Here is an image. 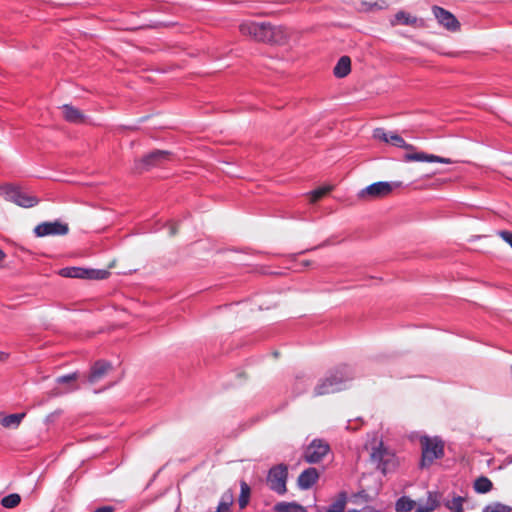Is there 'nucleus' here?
<instances>
[{
	"mask_svg": "<svg viewBox=\"0 0 512 512\" xmlns=\"http://www.w3.org/2000/svg\"><path fill=\"white\" fill-rule=\"evenodd\" d=\"M373 137L385 143L399 148H403L409 153L403 157L405 162H437L442 164H451L452 160L449 158L437 156L434 154H427L425 152H416L415 146L407 143L400 135L396 133H387L383 128H376L373 131Z\"/></svg>",
	"mask_w": 512,
	"mask_h": 512,
	"instance_id": "1",
	"label": "nucleus"
},
{
	"mask_svg": "<svg viewBox=\"0 0 512 512\" xmlns=\"http://www.w3.org/2000/svg\"><path fill=\"white\" fill-rule=\"evenodd\" d=\"M353 378L354 372L350 366H339L318 381L313 389V396H324L344 390Z\"/></svg>",
	"mask_w": 512,
	"mask_h": 512,
	"instance_id": "2",
	"label": "nucleus"
},
{
	"mask_svg": "<svg viewBox=\"0 0 512 512\" xmlns=\"http://www.w3.org/2000/svg\"><path fill=\"white\" fill-rule=\"evenodd\" d=\"M422 457L421 467H429L434 460L442 458L444 455V443L438 438L423 437L421 439Z\"/></svg>",
	"mask_w": 512,
	"mask_h": 512,
	"instance_id": "3",
	"label": "nucleus"
},
{
	"mask_svg": "<svg viewBox=\"0 0 512 512\" xmlns=\"http://www.w3.org/2000/svg\"><path fill=\"white\" fill-rule=\"evenodd\" d=\"M0 194L5 197V199L24 208L33 207L39 202L37 197L29 195L21 188L10 184L0 186Z\"/></svg>",
	"mask_w": 512,
	"mask_h": 512,
	"instance_id": "4",
	"label": "nucleus"
},
{
	"mask_svg": "<svg viewBox=\"0 0 512 512\" xmlns=\"http://www.w3.org/2000/svg\"><path fill=\"white\" fill-rule=\"evenodd\" d=\"M288 477L287 466L284 464H280L272 467L267 476V483L271 490L276 492L279 495H283L286 493V481Z\"/></svg>",
	"mask_w": 512,
	"mask_h": 512,
	"instance_id": "5",
	"label": "nucleus"
},
{
	"mask_svg": "<svg viewBox=\"0 0 512 512\" xmlns=\"http://www.w3.org/2000/svg\"><path fill=\"white\" fill-rule=\"evenodd\" d=\"M68 232V225L59 220L52 222H42L34 228V233L37 237L63 236Z\"/></svg>",
	"mask_w": 512,
	"mask_h": 512,
	"instance_id": "6",
	"label": "nucleus"
},
{
	"mask_svg": "<svg viewBox=\"0 0 512 512\" xmlns=\"http://www.w3.org/2000/svg\"><path fill=\"white\" fill-rule=\"evenodd\" d=\"M401 182H386V181H379L375 182L369 186H367L365 189L361 190L359 193V196L361 198H364L365 196H369L372 198L375 197H383L388 195L392 192L394 188L401 187Z\"/></svg>",
	"mask_w": 512,
	"mask_h": 512,
	"instance_id": "7",
	"label": "nucleus"
},
{
	"mask_svg": "<svg viewBox=\"0 0 512 512\" xmlns=\"http://www.w3.org/2000/svg\"><path fill=\"white\" fill-rule=\"evenodd\" d=\"M432 13L437 22L445 29L451 32H456L460 29V23L457 18L448 10L439 6L432 7Z\"/></svg>",
	"mask_w": 512,
	"mask_h": 512,
	"instance_id": "8",
	"label": "nucleus"
},
{
	"mask_svg": "<svg viewBox=\"0 0 512 512\" xmlns=\"http://www.w3.org/2000/svg\"><path fill=\"white\" fill-rule=\"evenodd\" d=\"M267 25L268 23L261 22H243L239 29L243 35L250 36L252 39L260 42H265L267 37Z\"/></svg>",
	"mask_w": 512,
	"mask_h": 512,
	"instance_id": "9",
	"label": "nucleus"
},
{
	"mask_svg": "<svg viewBox=\"0 0 512 512\" xmlns=\"http://www.w3.org/2000/svg\"><path fill=\"white\" fill-rule=\"evenodd\" d=\"M329 445L322 440H314L306 448L304 459L308 463H318L329 452Z\"/></svg>",
	"mask_w": 512,
	"mask_h": 512,
	"instance_id": "10",
	"label": "nucleus"
},
{
	"mask_svg": "<svg viewBox=\"0 0 512 512\" xmlns=\"http://www.w3.org/2000/svg\"><path fill=\"white\" fill-rule=\"evenodd\" d=\"M171 159V153L166 150H155L150 152L149 154L145 155L139 165L141 167L137 166V169L144 168L148 169L149 167L160 165L166 161H169Z\"/></svg>",
	"mask_w": 512,
	"mask_h": 512,
	"instance_id": "11",
	"label": "nucleus"
},
{
	"mask_svg": "<svg viewBox=\"0 0 512 512\" xmlns=\"http://www.w3.org/2000/svg\"><path fill=\"white\" fill-rule=\"evenodd\" d=\"M266 36L268 37L265 42L281 45L288 40L289 31L284 26H272L268 23Z\"/></svg>",
	"mask_w": 512,
	"mask_h": 512,
	"instance_id": "12",
	"label": "nucleus"
},
{
	"mask_svg": "<svg viewBox=\"0 0 512 512\" xmlns=\"http://www.w3.org/2000/svg\"><path fill=\"white\" fill-rule=\"evenodd\" d=\"M392 25L402 24L412 27H423L424 21L416 16L411 15L405 11H399L395 14L394 20L391 21Z\"/></svg>",
	"mask_w": 512,
	"mask_h": 512,
	"instance_id": "13",
	"label": "nucleus"
},
{
	"mask_svg": "<svg viewBox=\"0 0 512 512\" xmlns=\"http://www.w3.org/2000/svg\"><path fill=\"white\" fill-rule=\"evenodd\" d=\"M112 369L111 363L107 361H97L91 368L88 381L90 383L98 382L104 375H106Z\"/></svg>",
	"mask_w": 512,
	"mask_h": 512,
	"instance_id": "14",
	"label": "nucleus"
},
{
	"mask_svg": "<svg viewBox=\"0 0 512 512\" xmlns=\"http://www.w3.org/2000/svg\"><path fill=\"white\" fill-rule=\"evenodd\" d=\"M318 477L319 475L315 468H307L299 475L298 486L303 490H307L316 483Z\"/></svg>",
	"mask_w": 512,
	"mask_h": 512,
	"instance_id": "15",
	"label": "nucleus"
},
{
	"mask_svg": "<svg viewBox=\"0 0 512 512\" xmlns=\"http://www.w3.org/2000/svg\"><path fill=\"white\" fill-rule=\"evenodd\" d=\"M64 118L71 123H82L85 120V116L81 111L71 105H64L62 107Z\"/></svg>",
	"mask_w": 512,
	"mask_h": 512,
	"instance_id": "16",
	"label": "nucleus"
},
{
	"mask_svg": "<svg viewBox=\"0 0 512 512\" xmlns=\"http://www.w3.org/2000/svg\"><path fill=\"white\" fill-rule=\"evenodd\" d=\"M439 499L437 493L428 492L425 502H420L417 505L416 512H432L437 508Z\"/></svg>",
	"mask_w": 512,
	"mask_h": 512,
	"instance_id": "17",
	"label": "nucleus"
},
{
	"mask_svg": "<svg viewBox=\"0 0 512 512\" xmlns=\"http://www.w3.org/2000/svg\"><path fill=\"white\" fill-rule=\"evenodd\" d=\"M351 71V60L348 56H342L334 67V75L338 78L346 77Z\"/></svg>",
	"mask_w": 512,
	"mask_h": 512,
	"instance_id": "18",
	"label": "nucleus"
},
{
	"mask_svg": "<svg viewBox=\"0 0 512 512\" xmlns=\"http://www.w3.org/2000/svg\"><path fill=\"white\" fill-rule=\"evenodd\" d=\"M60 273L64 277L86 279L88 269L81 267H66L63 268Z\"/></svg>",
	"mask_w": 512,
	"mask_h": 512,
	"instance_id": "19",
	"label": "nucleus"
},
{
	"mask_svg": "<svg viewBox=\"0 0 512 512\" xmlns=\"http://www.w3.org/2000/svg\"><path fill=\"white\" fill-rule=\"evenodd\" d=\"M24 413H15L3 417L0 421L1 425L6 428L18 427L24 418Z\"/></svg>",
	"mask_w": 512,
	"mask_h": 512,
	"instance_id": "20",
	"label": "nucleus"
},
{
	"mask_svg": "<svg viewBox=\"0 0 512 512\" xmlns=\"http://www.w3.org/2000/svg\"><path fill=\"white\" fill-rule=\"evenodd\" d=\"M493 484L490 479L481 476L474 481V490L477 493L485 494L491 491Z\"/></svg>",
	"mask_w": 512,
	"mask_h": 512,
	"instance_id": "21",
	"label": "nucleus"
},
{
	"mask_svg": "<svg viewBox=\"0 0 512 512\" xmlns=\"http://www.w3.org/2000/svg\"><path fill=\"white\" fill-rule=\"evenodd\" d=\"M277 512H306L305 508L295 502H280L275 505Z\"/></svg>",
	"mask_w": 512,
	"mask_h": 512,
	"instance_id": "22",
	"label": "nucleus"
},
{
	"mask_svg": "<svg viewBox=\"0 0 512 512\" xmlns=\"http://www.w3.org/2000/svg\"><path fill=\"white\" fill-rule=\"evenodd\" d=\"M415 502L407 496L400 497L395 503V510L397 512H410L415 507Z\"/></svg>",
	"mask_w": 512,
	"mask_h": 512,
	"instance_id": "23",
	"label": "nucleus"
},
{
	"mask_svg": "<svg viewBox=\"0 0 512 512\" xmlns=\"http://www.w3.org/2000/svg\"><path fill=\"white\" fill-rule=\"evenodd\" d=\"M21 502V497L17 493L9 494L1 499V505L5 508H15Z\"/></svg>",
	"mask_w": 512,
	"mask_h": 512,
	"instance_id": "24",
	"label": "nucleus"
},
{
	"mask_svg": "<svg viewBox=\"0 0 512 512\" xmlns=\"http://www.w3.org/2000/svg\"><path fill=\"white\" fill-rule=\"evenodd\" d=\"M464 498L461 496L453 497L445 503V506L452 512H463Z\"/></svg>",
	"mask_w": 512,
	"mask_h": 512,
	"instance_id": "25",
	"label": "nucleus"
},
{
	"mask_svg": "<svg viewBox=\"0 0 512 512\" xmlns=\"http://www.w3.org/2000/svg\"><path fill=\"white\" fill-rule=\"evenodd\" d=\"M346 505V495L340 494V497L334 501L326 512H344Z\"/></svg>",
	"mask_w": 512,
	"mask_h": 512,
	"instance_id": "26",
	"label": "nucleus"
},
{
	"mask_svg": "<svg viewBox=\"0 0 512 512\" xmlns=\"http://www.w3.org/2000/svg\"><path fill=\"white\" fill-rule=\"evenodd\" d=\"M482 512H512V507L495 502L485 506Z\"/></svg>",
	"mask_w": 512,
	"mask_h": 512,
	"instance_id": "27",
	"label": "nucleus"
},
{
	"mask_svg": "<svg viewBox=\"0 0 512 512\" xmlns=\"http://www.w3.org/2000/svg\"><path fill=\"white\" fill-rule=\"evenodd\" d=\"M109 275V271L104 269H88V275L86 276V279L102 280L106 279Z\"/></svg>",
	"mask_w": 512,
	"mask_h": 512,
	"instance_id": "28",
	"label": "nucleus"
},
{
	"mask_svg": "<svg viewBox=\"0 0 512 512\" xmlns=\"http://www.w3.org/2000/svg\"><path fill=\"white\" fill-rule=\"evenodd\" d=\"M249 495H250V488H249V486L247 485L246 482H242L241 483V493H240V496H239V506H240V508H244L247 505L248 500H249Z\"/></svg>",
	"mask_w": 512,
	"mask_h": 512,
	"instance_id": "29",
	"label": "nucleus"
},
{
	"mask_svg": "<svg viewBox=\"0 0 512 512\" xmlns=\"http://www.w3.org/2000/svg\"><path fill=\"white\" fill-rule=\"evenodd\" d=\"M331 190L330 187H321L310 192V201L316 202Z\"/></svg>",
	"mask_w": 512,
	"mask_h": 512,
	"instance_id": "30",
	"label": "nucleus"
},
{
	"mask_svg": "<svg viewBox=\"0 0 512 512\" xmlns=\"http://www.w3.org/2000/svg\"><path fill=\"white\" fill-rule=\"evenodd\" d=\"M77 378H78V374L76 372H73V373L58 377L56 379V382L59 384L69 383V382L75 381Z\"/></svg>",
	"mask_w": 512,
	"mask_h": 512,
	"instance_id": "31",
	"label": "nucleus"
},
{
	"mask_svg": "<svg viewBox=\"0 0 512 512\" xmlns=\"http://www.w3.org/2000/svg\"><path fill=\"white\" fill-rule=\"evenodd\" d=\"M497 235L505 241L512 248V232L507 230H500Z\"/></svg>",
	"mask_w": 512,
	"mask_h": 512,
	"instance_id": "32",
	"label": "nucleus"
},
{
	"mask_svg": "<svg viewBox=\"0 0 512 512\" xmlns=\"http://www.w3.org/2000/svg\"><path fill=\"white\" fill-rule=\"evenodd\" d=\"M372 458L374 460L382 461L383 460V453L379 449H375L372 453Z\"/></svg>",
	"mask_w": 512,
	"mask_h": 512,
	"instance_id": "33",
	"label": "nucleus"
},
{
	"mask_svg": "<svg viewBox=\"0 0 512 512\" xmlns=\"http://www.w3.org/2000/svg\"><path fill=\"white\" fill-rule=\"evenodd\" d=\"M94 512H114V507L102 506V507L97 508Z\"/></svg>",
	"mask_w": 512,
	"mask_h": 512,
	"instance_id": "34",
	"label": "nucleus"
},
{
	"mask_svg": "<svg viewBox=\"0 0 512 512\" xmlns=\"http://www.w3.org/2000/svg\"><path fill=\"white\" fill-rule=\"evenodd\" d=\"M175 234H176V227H175V225H174V224H170V225H169V235H170V236H173V235H175Z\"/></svg>",
	"mask_w": 512,
	"mask_h": 512,
	"instance_id": "35",
	"label": "nucleus"
},
{
	"mask_svg": "<svg viewBox=\"0 0 512 512\" xmlns=\"http://www.w3.org/2000/svg\"><path fill=\"white\" fill-rule=\"evenodd\" d=\"M8 357V354H6L5 352L3 351H0V360H5L6 358Z\"/></svg>",
	"mask_w": 512,
	"mask_h": 512,
	"instance_id": "36",
	"label": "nucleus"
},
{
	"mask_svg": "<svg viewBox=\"0 0 512 512\" xmlns=\"http://www.w3.org/2000/svg\"><path fill=\"white\" fill-rule=\"evenodd\" d=\"M5 257V254L4 252L0 249V262L4 259Z\"/></svg>",
	"mask_w": 512,
	"mask_h": 512,
	"instance_id": "37",
	"label": "nucleus"
},
{
	"mask_svg": "<svg viewBox=\"0 0 512 512\" xmlns=\"http://www.w3.org/2000/svg\"><path fill=\"white\" fill-rule=\"evenodd\" d=\"M511 461H512V456H511Z\"/></svg>",
	"mask_w": 512,
	"mask_h": 512,
	"instance_id": "38",
	"label": "nucleus"
}]
</instances>
